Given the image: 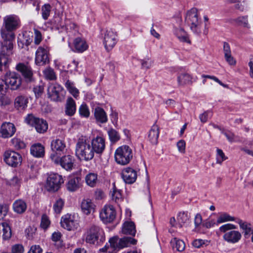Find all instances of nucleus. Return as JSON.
<instances>
[{
    "instance_id": "2f4dec72",
    "label": "nucleus",
    "mask_w": 253,
    "mask_h": 253,
    "mask_svg": "<svg viewBox=\"0 0 253 253\" xmlns=\"http://www.w3.org/2000/svg\"><path fill=\"white\" fill-rule=\"evenodd\" d=\"M122 233L125 234L135 235L136 233L135 227L133 222H126L122 227Z\"/></svg>"
},
{
    "instance_id": "f3484780",
    "label": "nucleus",
    "mask_w": 253,
    "mask_h": 253,
    "mask_svg": "<svg viewBox=\"0 0 253 253\" xmlns=\"http://www.w3.org/2000/svg\"><path fill=\"white\" fill-rule=\"evenodd\" d=\"M16 130L15 125L10 122H4L0 127V137L8 138L12 137Z\"/></svg>"
},
{
    "instance_id": "0e129e2a",
    "label": "nucleus",
    "mask_w": 253,
    "mask_h": 253,
    "mask_svg": "<svg viewBox=\"0 0 253 253\" xmlns=\"http://www.w3.org/2000/svg\"><path fill=\"white\" fill-rule=\"evenodd\" d=\"M222 133L226 136L229 142H232L235 141L236 136L231 131L223 130Z\"/></svg>"
},
{
    "instance_id": "9d476101",
    "label": "nucleus",
    "mask_w": 253,
    "mask_h": 253,
    "mask_svg": "<svg viewBox=\"0 0 253 253\" xmlns=\"http://www.w3.org/2000/svg\"><path fill=\"white\" fill-rule=\"evenodd\" d=\"M63 182L64 180L61 175L57 173H52L47 178L46 188L49 191H57Z\"/></svg>"
},
{
    "instance_id": "a19ab883",
    "label": "nucleus",
    "mask_w": 253,
    "mask_h": 253,
    "mask_svg": "<svg viewBox=\"0 0 253 253\" xmlns=\"http://www.w3.org/2000/svg\"><path fill=\"white\" fill-rule=\"evenodd\" d=\"M86 184L90 187H94L97 181V174L95 173L90 172L85 176Z\"/></svg>"
},
{
    "instance_id": "79ce46f5",
    "label": "nucleus",
    "mask_w": 253,
    "mask_h": 253,
    "mask_svg": "<svg viewBox=\"0 0 253 253\" xmlns=\"http://www.w3.org/2000/svg\"><path fill=\"white\" fill-rule=\"evenodd\" d=\"M33 36L30 32H25L23 34L22 38L18 39V41H20L23 44H25L27 46H29L33 41Z\"/></svg>"
},
{
    "instance_id": "680f3d73",
    "label": "nucleus",
    "mask_w": 253,
    "mask_h": 253,
    "mask_svg": "<svg viewBox=\"0 0 253 253\" xmlns=\"http://www.w3.org/2000/svg\"><path fill=\"white\" fill-rule=\"evenodd\" d=\"M50 223V222L47 216L45 214L42 215L41 223V227L43 229H46L48 227Z\"/></svg>"
},
{
    "instance_id": "dca6fc26",
    "label": "nucleus",
    "mask_w": 253,
    "mask_h": 253,
    "mask_svg": "<svg viewBox=\"0 0 253 253\" xmlns=\"http://www.w3.org/2000/svg\"><path fill=\"white\" fill-rule=\"evenodd\" d=\"M90 145L94 154L101 155L105 149V139L102 136H97L91 140Z\"/></svg>"
},
{
    "instance_id": "69168bd1",
    "label": "nucleus",
    "mask_w": 253,
    "mask_h": 253,
    "mask_svg": "<svg viewBox=\"0 0 253 253\" xmlns=\"http://www.w3.org/2000/svg\"><path fill=\"white\" fill-rule=\"evenodd\" d=\"M8 210V207L5 204L0 205V218L4 217Z\"/></svg>"
},
{
    "instance_id": "bb28decb",
    "label": "nucleus",
    "mask_w": 253,
    "mask_h": 253,
    "mask_svg": "<svg viewBox=\"0 0 253 253\" xmlns=\"http://www.w3.org/2000/svg\"><path fill=\"white\" fill-rule=\"evenodd\" d=\"M160 131L159 127L156 125H154L149 131L148 137L151 142L153 144H156L158 142Z\"/></svg>"
},
{
    "instance_id": "c756f323",
    "label": "nucleus",
    "mask_w": 253,
    "mask_h": 253,
    "mask_svg": "<svg viewBox=\"0 0 253 253\" xmlns=\"http://www.w3.org/2000/svg\"><path fill=\"white\" fill-rule=\"evenodd\" d=\"M82 211L86 214H90L94 210V205L90 199H84L81 204Z\"/></svg>"
},
{
    "instance_id": "aec40b11",
    "label": "nucleus",
    "mask_w": 253,
    "mask_h": 253,
    "mask_svg": "<svg viewBox=\"0 0 253 253\" xmlns=\"http://www.w3.org/2000/svg\"><path fill=\"white\" fill-rule=\"evenodd\" d=\"M16 69L22 73L27 81H32L33 72L31 67L26 66L23 63H19L17 65Z\"/></svg>"
},
{
    "instance_id": "e433bc0d",
    "label": "nucleus",
    "mask_w": 253,
    "mask_h": 253,
    "mask_svg": "<svg viewBox=\"0 0 253 253\" xmlns=\"http://www.w3.org/2000/svg\"><path fill=\"white\" fill-rule=\"evenodd\" d=\"M177 220L178 227L181 228L189 223V216L187 212H180L178 215Z\"/></svg>"
},
{
    "instance_id": "412c9836",
    "label": "nucleus",
    "mask_w": 253,
    "mask_h": 253,
    "mask_svg": "<svg viewBox=\"0 0 253 253\" xmlns=\"http://www.w3.org/2000/svg\"><path fill=\"white\" fill-rule=\"evenodd\" d=\"M81 178L77 176H71L66 184L67 189L70 192H74L79 189Z\"/></svg>"
},
{
    "instance_id": "ddd939ff",
    "label": "nucleus",
    "mask_w": 253,
    "mask_h": 253,
    "mask_svg": "<svg viewBox=\"0 0 253 253\" xmlns=\"http://www.w3.org/2000/svg\"><path fill=\"white\" fill-rule=\"evenodd\" d=\"M3 160L8 165L16 167L21 163L22 157L18 153L8 150L3 154Z\"/></svg>"
},
{
    "instance_id": "8fccbe9b",
    "label": "nucleus",
    "mask_w": 253,
    "mask_h": 253,
    "mask_svg": "<svg viewBox=\"0 0 253 253\" xmlns=\"http://www.w3.org/2000/svg\"><path fill=\"white\" fill-rule=\"evenodd\" d=\"M236 22L239 25L242 26L247 28H250L248 23V16H243L238 17L235 20Z\"/></svg>"
},
{
    "instance_id": "a878e982",
    "label": "nucleus",
    "mask_w": 253,
    "mask_h": 253,
    "mask_svg": "<svg viewBox=\"0 0 253 253\" xmlns=\"http://www.w3.org/2000/svg\"><path fill=\"white\" fill-rule=\"evenodd\" d=\"M223 237L228 242L234 243L240 239L241 235L238 231L233 230L225 233Z\"/></svg>"
},
{
    "instance_id": "473e14b6",
    "label": "nucleus",
    "mask_w": 253,
    "mask_h": 253,
    "mask_svg": "<svg viewBox=\"0 0 253 253\" xmlns=\"http://www.w3.org/2000/svg\"><path fill=\"white\" fill-rule=\"evenodd\" d=\"M0 234H2L3 240H8L11 236V231L10 226L7 223L0 224Z\"/></svg>"
},
{
    "instance_id": "5701e85b",
    "label": "nucleus",
    "mask_w": 253,
    "mask_h": 253,
    "mask_svg": "<svg viewBox=\"0 0 253 253\" xmlns=\"http://www.w3.org/2000/svg\"><path fill=\"white\" fill-rule=\"evenodd\" d=\"M94 115L97 122L104 124L108 121L106 113L102 108L96 107L94 109Z\"/></svg>"
},
{
    "instance_id": "774afa93",
    "label": "nucleus",
    "mask_w": 253,
    "mask_h": 253,
    "mask_svg": "<svg viewBox=\"0 0 253 253\" xmlns=\"http://www.w3.org/2000/svg\"><path fill=\"white\" fill-rule=\"evenodd\" d=\"M42 250L39 245H33L28 253H42Z\"/></svg>"
},
{
    "instance_id": "423d86ee",
    "label": "nucleus",
    "mask_w": 253,
    "mask_h": 253,
    "mask_svg": "<svg viewBox=\"0 0 253 253\" xmlns=\"http://www.w3.org/2000/svg\"><path fill=\"white\" fill-rule=\"evenodd\" d=\"M50 158L52 162L55 165L60 166L66 170H71L73 168L74 159L71 155H65L60 157L57 154L52 153L51 154Z\"/></svg>"
},
{
    "instance_id": "603ef678",
    "label": "nucleus",
    "mask_w": 253,
    "mask_h": 253,
    "mask_svg": "<svg viewBox=\"0 0 253 253\" xmlns=\"http://www.w3.org/2000/svg\"><path fill=\"white\" fill-rule=\"evenodd\" d=\"M227 157H226L224 152L221 149H216V162L217 164L221 165L222 162L226 160Z\"/></svg>"
},
{
    "instance_id": "4d7b16f0",
    "label": "nucleus",
    "mask_w": 253,
    "mask_h": 253,
    "mask_svg": "<svg viewBox=\"0 0 253 253\" xmlns=\"http://www.w3.org/2000/svg\"><path fill=\"white\" fill-rule=\"evenodd\" d=\"M61 234L59 232H54L51 236L52 240L57 243L58 247H61L63 244L61 242Z\"/></svg>"
},
{
    "instance_id": "de8ad7c7",
    "label": "nucleus",
    "mask_w": 253,
    "mask_h": 253,
    "mask_svg": "<svg viewBox=\"0 0 253 253\" xmlns=\"http://www.w3.org/2000/svg\"><path fill=\"white\" fill-rule=\"evenodd\" d=\"M109 139L111 142L115 143L120 139L119 133L114 129L111 128L108 131Z\"/></svg>"
},
{
    "instance_id": "c85d7f7f",
    "label": "nucleus",
    "mask_w": 253,
    "mask_h": 253,
    "mask_svg": "<svg viewBox=\"0 0 253 253\" xmlns=\"http://www.w3.org/2000/svg\"><path fill=\"white\" fill-rule=\"evenodd\" d=\"M76 50L79 52H83L88 48V45L85 41L81 38H77L74 41Z\"/></svg>"
},
{
    "instance_id": "3c124183",
    "label": "nucleus",
    "mask_w": 253,
    "mask_h": 253,
    "mask_svg": "<svg viewBox=\"0 0 253 253\" xmlns=\"http://www.w3.org/2000/svg\"><path fill=\"white\" fill-rule=\"evenodd\" d=\"M51 6L49 4H45L42 7V17L44 20H47L50 15Z\"/></svg>"
},
{
    "instance_id": "2eb2a0df",
    "label": "nucleus",
    "mask_w": 253,
    "mask_h": 253,
    "mask_svg": "<svg viewBox=\"0 0 253 253\" xmlns=\"http://www.w3.org/2000/svg\"><path fill=\"white\" fill-rule=\"evenodd\" d=\"M60 223L63 228L69 231L77 229L79 226L78 220L75 219L74 215L71 214L63 216Z\"/></svg>"
},
{
    "instance_id": "4be33fe9",
    "label": "nucleus",
    "mask_w": 253,
    "mask_h": 253,
    "mask_svg": "<svg viewBox=\"0 0 253 253\" xmlns=\"http://www.w3.org/2000/svg\"><path fill=\"white\" fill-rule=\"evenodd\" d=\"M30 152L35 157H42L44 155V147L40 143L33 144L31 147Z\"/></svg>"
},
{
    "instance_id": "b1692460",
    "label": "nucleus",
    "mask_w": 253,
    "mask_h": 253,
    "mask_svg": "<svg viewBox=\"0 0 253 253\" xmlns=\"http://www.w3.org/2000/svg\"><path fill=\"white\" fill-rule=\"evenodd\" d=\"M66 147L64 141L60 139H56L51 142V148L53 153L57 154L58 152H62Z\"/></svg>"
},
{
    "instance_id": "7c9ffc66",
    "label": "nucleus",
    "mask_w": 253,
    "mask_h": 253,
    "mask_svg": "<svg viewBox=\"0 0 253 253\" xmlns=\"http://www.w3.org/2000/svg\"><path fill=\"white\" fill-rule=\"evenodd\" d=\"M76 103L72 97H69L66 102L65 113L66 115L72 116L76 112Z\"/></svg>"
},
{
    "instance_id": "72a5a7b5",
    "label": "nucleus",
    "mask_w": 253,
    "mask_h": 253,
    "mask_svg": "<svg viewBox=\"0 0 253 253\" xmlns=\"http://www.w3.org/2000/svg\"><path fill=\"white\" fill-rule=\"evenodd\" d=\"M28 102L27 98L21 95L16 97L14 105L18 109H24L27 107Z\"/></svg>"
},
{
    "instance_id": "c03bdc74",
    "label": "nucleus",
    "mask_w": 253,
    "mask_h": 253,
    "mask_svg": "<svg viewBox=\"0 0 253 253\" xmlns=\"http://www.w3.org/2000/svg\"><path fill=\"white\" fill-rule=\"evenodd\" d=\"M64 205V201L63 199L61 198L57 199L53 205L54 212L57 214L60 213L63 208Z\"/></svg>"
},
{
    "instance_id": "c9c22d12",
    "label": "nucleus",
    "mask_w": 253,
    "mask_h": 253,
    "mask_svg": "<svg viewBox=\"0 0 253 253\" xmlns=\"http://www.w3.org/2000/svg\"><path fill=\"white\" fill-rule=\"evenodd\" d=\"M170 244L173 249H175L177 251L182 252L185 248V244L183 241L173 238L170 241Z\"/></svg>"
},
{
    "instance_id": "7ed1b4c3",
    "label": "nucleus",
    "mask_w": 253,
    "mask_h": 253,
    "mask_svg": "<svg viewBox=\"0 0 253 253\" xmlns=\"http://www.w3.org/2000/svg\"><path fill=\"white\" fill-rule=\"evenodd\" d=\"M76 155L79 159L88 161L93 159L94 153L89 141L80 138L76 146Z\"/></svg>"
},
{
    "instance_id": "6ab92c4d",
    "label": "nucleus",
    "mask_w": 253,
    "mask_h": 253,
    "mask_svg": "<svg viewBox=\"0 0 253 253\" xmlns=\"http://www.w3.org/2000/svg\"><path fill=\"white\" fill-rule=\"evenodd\" d=\"M122 177L124 181L127 184L134 183L137 178V172L132 168L127 167L122 171Z\"/></svg>"
},
{
    "instance_id": "ea45409f",
    "label": "nucleus",
    "mask_w": 253,
    "mask_h": 253,
    "mask_svg": "<svg viewBox=\"0 0 253 253\" xmlns=\"http://www.w3.org/2000/svg\"><path fill=\"white\" fill-rule=\"evenodd\" d=\"M237 222L240 225V228L244 230L245 238H248L252 232L251 225L240 219H238Z\"/></svg>"
},
{
    "instance_id": "49530a36",
    "label": "nucleus",
    "mask_w": 253,
    "mask_h": 253,
    "mask_svg": "<svg viewBox=\"0 0 253 253\" xmlns=\"http://www.w3.org/2000/svg\"><path fill=\"white\" fill-rule=\"evenodd\" d=\"M234 220H235L234 217L230 216L229 214L226 212H224L220 214V215L217 218L216 222L217 224H219L227 221Z\"/></svg>"
},
{
    "instance_id": "20e7f679",
    "label": "nucleus",
    "mask_w": 253,
    "mask_h": 253,
    "mask_svg": "<svg viewBox=\"0 0 253 253\" xmlns=\"http://www.w3.org/2000/svg\"><path fill=\"white\" fill-rule=\"evenodd\" d=\"M185 23L194 34L199 35L201 33L202 21L199 18L197 8H192L186 12Z\"/></svg>"
},
{
    "instance_id": "a211bd4d",
    "label": "nucleus",
    "mask_w": 253,
    "mask_h": 253,
    "mask_svg": "<svg viewBox=\"0 0 253 253\" xmlns=\"http://www.w3.org/2000/svg\"><path fill=\"white\" fill-rule=\"evenodd\" d=\"M63 90V87L58 84H50L47 88L48 98L54 101H61L60 93Z\"/></svg>"
},
{
    "instance_id": "39448f33",
    "label": "nucleus",
    "mask_w": 253,
    "mask_h": 253,
    "mask_svg": "<svg viewBox=\"0 0 253 253\" xmlns=\"http://www.w3.org/2000/svg\"><path fill=\"white\" fill-rule=\"evenodd\" d=\"M133 158V152L131 148L126 145L118 147L115 152L116 162L124 166L128 164Z\"/></svg>"
},
{
    "instance_id": "4468645a",
    "label": "nucleus",
    "mask_w": 253,
    "mask_h": 253,
    "mask_svg": "<svg viewBox=\"0 0 253 253\" xmlns=\"http://www.w3.org/2000/svg\"><path fill=\"white\" fill-rule=\"evenodd\" d=\"M117 42V34L112 30H107L104 33L103 44L106 50L109 51Z\"/></svg>"
},
{
    "instance_id": "9b49d317",
    "label": "nucleus",
    "mask_w": 253,
    "mask_h": 253,
    "mask_svg": "<svg viewBox=\"0 0 253 253\" xmlns=\"http://www.w3.org/2000/svg\"><path fill=\"white\" fill-rule=\"evenodd\" d=\"M99 215L103 223H111L116 218V211L113 206L106 205L101 209Z\"/></svg>"
},
{
    "instance_id": "f03ea898",
    "label": "nucleus",
    "mask_w": 253,
    "mask_h": 253,
    "mask_svg": "<svg viewBox=\"0 0 253 253\" xmlns=\"http://www.w3.org/2000/svg\"><path fill=\"white\" fill-rule=\"evenodd\" d=\"M84 237L86 243L93 245L103 242L105 240L103 229L99 226L94 224L86 229Z\"/></svg>"
},
{
    "instance_id": "13d9d810",
    "label": "nucleus",
    "mask_w": 253,
    "mask_h": 253,
    "mask_svg": "<svg viewBox=\"0 0 253 253\" xmlns=\"http://www.w3.org/2000/svg\"><path fill=\"white\" fill-rule=\"evenodd\" d=\"M34 43L39 45L42 40L41 32L37 29H34Z\"/></svg>"
},
{
    "instance_id": "f8f14e48",
    "label": "nucleus",
    "mask_w": 253,
    "mask_h": 253,
    "mask_svg": "<svg viewBox=\"0 0 253 253\" xmlns=\"http://www.w3.org/2000/svg\"><path fill=\"white\" fill-rule=\"evenodd\" d=\"M35 63L38 66H44L49 63V51L47 46H41L36 52Z\"/></svg>"
},
{
    "instance_id": "393cba45",
    "label": "nucleus",
    "mask_w": 253,
    "mask_h": 253,
    "mask_svg": "<svg viewBox=\"0 0 253 253\" xmlns=\"http://www.w3.org/2000/svg\"><path fill=\"white\" fill-rule=\"evenodd\" d=\"M173 32L180 42H185L188 43H191V41L189 39L187 33L183 28L174 27Z\"/></svg>"
},
{
    "instance_id": "e2e57ef3",
    "label": "nucleus",
    "mask_w": 253,
    "mask_h": 253,
    "mask_svg": "<svg viewBox=\"0 0 253 253\" xmlns=\"http://www.w3.org/2000/svg\"><path fill=\"white\" fill-rule=\"evenodd\" d=\"M11 253H24V247L21 244H15L11 247Z\"/></svg>"
},
{
    "instance_id": "f257e3e1",
    "label": "nucleus",
    "mask_w": 253,
    "mask_h": 253,
    "mask_svg": "<svg viewBox=\"0 0 253 253\" xmlns=\"http://www.w3.org/2000/svg\"><path fill=\"white\" fill-rule=\"evenodd\" d=\"M21 22L19 17L14 14L6 15L3 17V28L0 30V35L4 42L2 43L3 51L7 50V54H11L13 48L12 41L15 39L13 31L20 27Z\"/></svg>"
},
{
    "instance_id": "1a4fd4ad",
    "label": "nucleus",
    "mask_w": 253,
    "mask_h": 253,
    "mask_svg": "<svg viewBox=\"0 0 253 253\" xmlns=\"http://www.w3.org/2000/svg\"><path fill=\"white\" fill-rule=\"evenodd\" d=\"M109 242L112 248L121 249L131 245H135L136 243V240L130 237H125L122 238L115 237L111 238Z\"/></svg>"
},
{
    "instance_id": "052dcab7",
    "label": "nucleus",
    "mask_w": 253,
    "mask_h": 253,
    "mask_svg": "<svg viewBox=\"0 0 253 253\" xmlns=\"http://www.w3.org/2000/svg\"><path fill=\"white\" fill-rule=\"evenodd\" d=\"M140 61L141 62L142 68L145 69H149L152 66L153 63L149 57L141 59Z\"/></svg>"
},
{
    "instance_id": "a18cd8bd",
    "label": "nucleus",
    "mask_w": 253,
    "mask_h": 253,
    "mask_svg": "<svg viewBox=\"0 0 253 253\" xmlns=\"http://www.w3.org/2000/svg\"><path fill=\"white\" fill-rule=\"evenodd\" d=\"M45 78L48 80H55L56 79V74L53 70L50 67L46 68L43 72Z\"/></svg>"
},
{
    "instance_id": "0eeeda50",
    "label": "nucleus",
    "mask_w": 253,
    "mask_h": 253,
    "mask_svg": "<svg viewBox=\"0 0 253 253\" xmlns=\"http://www.w3.org/2000/svg\"><path fill=\"white\" fill-rule=\"evenodd\" d=\"M25 121L28 125L34 127L39 133H43L48 129V124L45 120L36 117L32 114H28L25 118Z\"/></svg>"
},
{
    "instance_id": "09e8293b",
    "label": "nucleus",
    "mask_w": 253,
    "mask_h": 253,
    "mask_svg": "<svg viewBox=\"0 0 253 253\" xmlns=\"http://www.w3.org/2000/svg\"><path fill=\"white\" fill-rule=\"evenodd\" d=\"M52 23L58 29H59L60 28H63L64 27V24L62 18V15L60 14H58L57 15H55L53 19Z\"/></svg>"
},
{
    "instance_id": "5fc2aeb1",
    "label": "nucleus",
    "mask_w": 253,
    "mask_h": 253,
    "mask_svg": "<svg viewBox=\"0 0 253 253\" xmlns=\"http://www.w3.org/2000/svg\"><path fill=\"white\" fill-rule=\"evenodd\" d=\"M11 102L10 98L6 94L0 93V106L9 105Z\"/></svg>"
},
{
    "instance_id": "864d4df0",
    "label": "nucleus",
    "mask_w": 253,
    "mask_h": 253,
    "mask_svg": "<svg viewBox=\"0 0 253 253\" xmlns=\"http://www.w3.org/2000/svg\"><path fill=\"white\" fill-rule=\"evenodd\" d=\"M79 113L82 117L88 118L90 112L88 107L85 104H82L79 108Z\"/></svg>"
},
{
    "instance_id": "cd10ccee",
    "label": "nucleus",
    "mask_w": 253,
    "mask_h": 253,
    "mask_svg": "<svg viewBox=\"0 0 253 253\" xmlns=\"http://www.w3.org/2000/svg\"><path fill=\"white\" fill-rule=\"evenodd\" d=\"M13 211L19 214L24 213L27 209L26 202L21 199L16 200L13 204Z\"/></svg>"
},
{
    "instance_id": "58836bf2",
    "label": "nucleus",
    "mask_w": 253,
    "mask_h": 253,
    "mask_svg": "<svg viewBox=\"0 0 253 253\" xmlns=\"http://www.w3.org/2000/svg\"><path fill=\"white\" fill-rule=\"evenodd\" d=\"M111 197L112 200L119 205L123 200V198L120 191L117 189L114 183L113 184V191H111Z\"/></svg>"
},
{
    "instance_id": "338daca9",
    "label": "nucleus",
    "mask_w": 253,
    "mask_h": 253,
    "mask_svg": "<svg viewBox=\"0 0 253 253\" xmlns=\"http://www.w3.org/2000/svg\"><path fill=\"white\" fill-rule=\"evenodd\" d=\"M235 228H236V226L234 225L230 224V223H227V224L222 225L219 228V230L221 232H225L227 230L233 229H235Z\"/></svg>"
},
{
    "instance_id": "37998d69",
    "label": "nucleus",
    "mask_w": 253,
    "mask_h": 253,
    "mask_svg": "<svg viewBox=\"0 0 253 253\" xmlns=\"http://www.w3.org/2000/svg\"><path fill=\"white\" fill-rule=\"evenodd\" d=\"M11 143L13 147L16 149L19 150L26 147L25 143L21 139L17 137H14L11 140Z\"/></svg>"
},
{
    "instance_id": "6e6d98bb",
    "label": "nucleus",
    "mask_w": 253,
    "mask_h": 253,
    "mask_svg": "<svg viewBox=\"0 0 253 253\" xmlns=\"http://www.w3.org/2000/svg\"><path fill=\"white\" fill-rule=\"evenodd\" d=\"M11 54H7V50H4L3 51L2 47L0 53V70H1L3 63L5 64L7 61V56H9Z\"/></svg>"
},
{
    "instance_id": "6e6552de",
    "label": "nucleus",
    "mask_w": 253,
    "mask_h": 253,
    "mask_svg": "<svg viewBox=\"0 0 253 253\" xmlns=\"http://www.w3.org/2000/svg\"><path fill=\"white\" fill-rule=\"evenodd\" d=\"M4 81L5 85L11 90H17L21 86V77L18 74L14 72H7L4 75Z\"/></svg>"
},
{
    "instance_id": "bf43d9fd",
    "label": "nucleus",
    "mask_w": 253,
    "mask_h": 253,
    "mask_svg": "<svg viewBox=\"0 0 253 253\" xmlns=\"http://www.w3.org/2000/svg\"><path fill=\"white\" fill-rule=\"evenodd\" d=\"M44 90L43 85H39L35 86L33 88L35 96L37 98L40 97L42 94Z\"/></svg>"
},
{
    "instance_id": "4c0bfd02",
    "label": "nucleus",
    "mask_w": 253,
    "mask_h": 253,
    "mask_svg": "<svg viewBox=\"0 0 253 253\" xmlns=\"http://www.w3.org/2000/svg\"><path fill=\"white\" fill-rule=\"evenodd\" d=\"M67 90L75 97L77 98L79 94V90L75 86L74 83L70 80H67L65 84Z\"/></svg>"
},
{
    "instance_id": "f704fd0d",
    "label": "nucleus",
    "mask_w": 253,
    "mask_h": 253,
    "mask_svg": "<svg viewBox=\"0 0 253 253\" xmlns=\"http://www.w3.org/2000/svg\"><path fill=\"white\" fill-rule=\"evenodd\" d=\"M192 77L188 74L184 73L177 77V82L179 85H184L192 83Z\"/></svg>"
}]
</instances>
